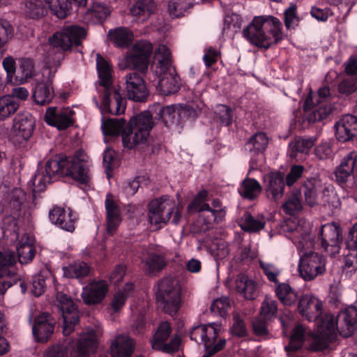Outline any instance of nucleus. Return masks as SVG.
<instances>
[{"instance_id": "f257e3e1", "label": "nucleus", "mask_w": 357, "mask_h": 357, "mask_svg": "<svg viewBox=\"0 0 357 357\" xmlns=\"http://www.w3.org/2000/svg\"><path fill=\"white\" fill-rule=\"evenodd\" d=\"M89 157L82 149L77 150L73 156L56 154L50 158L45 167H38L28 183L33 197L43 192L47 184L56 181L60 176H69L80 188L86 191L89 182Z\"/></svg>"}, {"instance_id": "f03ea898", "label": "nucleus", "mask_w": 357, "mask_h": 357, "mask_svg": "<svg viewBox=\"0 0 357 357\" xmlns=\"http://www.w3.org/2000/svg\"><path fill=\"white\" fill-rule=\"evenodd\" d=\"M96 69L98 80L96 89L99 94L98 100L93 98V102L102 113L114 115L123 114L126 109V100L113 85V69L110 61L100 54H96Z\"/></svg>"}, {"instance_id": "7ed1b4c3", "label": "nucleus", "mask_w": 357, "mask_h": 357, "mask_svg": "<svg viewBox=\"0 0 357 357\" xmlns=\"http://www.w3.org/2000/svg\"><path fill=\"white\" fill-rule=\"evenodd\" d=\"M86 36V31L79 25L64 26L61 31L54 33L48 39L45 49L46 63L59 67L64 59L66 53L70 52L73 46H79Z\"/></svg>"}, {"instance_id": "20e7f679", "label": "nucleus", "mask_w": 357, "mask_h": 357, "mask_svg": "<svg viewBox=\"0 0 357 357\" xmlns=\"http://www.w3.org/2000/svg\"><path fill=\"white\" fill-rule=\"evenodd\" d=\"M243 35L252 45L267 50L282 40V23L271 15L255 17Z\"/></svg>"}, {"instance_id": "39448f33", "label": "nucleus", "mask_w": 357, "mask_h": 357, "mask_svg": "<svg viewBox=\"0 0 357 357\" xmlns=\"http://www.w3.org/2000/svg\"><path fill=\"white\" fill-rule=\"evenodd\" d=\"M154 126L151 111H144L130 120L129 126L122 133L123 146L129 149L144 143Z\"/></svg>"}, {"instance_id": "423d86ee", "label": "nucleus", "mask_w": 357, "mask_h": 357, "mask_svg": "<svg viewBox=\"0 0 357 357\" xmlns=\"http://www.w3.org/2000/svg\"><path fill=\"white\" fill-rule=\"evenodd\" d=\"M157 303L162 311L170 316L177 314L181 307V288L178 280L165 278L158 284Z\"/></svg>"}, {"instance_id": "0eeeda50", "label": "nucleus", "mask_w": 357, "mask_h": 357, "mask_svg": "<svg viewBox=\"0 0 357 357\" xmlns=\"http://www.w3.org/2000/svg\"><path fill=\"white\" fill-rule=\"evenodd\" d=\"M219 332L220 327L215 323L199 325L192 328L190 339L204 346L205 353L202 357H211L225 348L226 340L218 338Z\"/></svg>"}, {"instance_id": "6e6552de", "label": "nucleus", "mask_w": 357, "mask_h": 357, "mask_svg": "<svg viewBox=\"0 0 357 357\" xmlns=\"http://www.w3.org/2000/svg\"><path fill=\"white\" fill-rule=\"evenodd\" d=\"M173 218L172 222L177 225L181 219V212L172 199L167 196L152 200L149 204V218L152 225L166 224Z\"/></svg>"}, {"instance_id": "1a4fd4ad", "label": "nucleus", "mask_w": 357, "mask_h": 357, "mask_svg": "<svg viewBox=\"0 0 357 357\" xmlns=\"http://www.w3.org/2000/svg\"><path fill=\"white\" fill-rule=\"evenodd\" d=\"M89 357V328L79 335L76 340H71L66 344H55L51 347L45 357Z\"/></svg>"}, {"instance_id": "9d476101", "label": "nucleus", "mask_w": 357, "mask_h": 357, "mask_svg": "<svg viewBox=\"0 0 357 357\" xmlns=\"http://www.w3.org/2000/svg\"><path fill=\"white\" fill-rule=\"evenodd\" d=\"M56 302L63 319V334L68 336L79 324V312L71 297L61 291L56 293Z\"/></svg>"}, {"instance_id": "9b49d317", "label": "nucleus", "mask_w": 357, "mask_h": 357, "mask_svg": "<svg viewBox=\"0 0 357 357\" xmlns=\"http://www.w3.org/2000/svg\"><path fill=\"white\" fill-rule=\"evenodd\" d=\"M35 128V120L28 112L18 113L13 122L11 141L18 149H26Z\"/></svg>"}, {"instance_id": "f8f14e48", "label": "nucleus", "mask_w": 357, "mask_h": 357, "mask_svg": "<svg viewBox=\"0 0 357 357\" xmlns=\"http://www.w3.org/2000/svg\"><path fill=\"white\" fill-rule=\"evenodd\" d=\"M326 259L317 252L304 254L300 258L298 271L305 281L314 280L326 271Z\"/></svg>"}, {"instance_id": "ddd939ff", "label": "nucleus", "mask_w": 357, "mask_h": 357, "mask_svg": "<svg viewBox=\"0 0 357 357\" xmlns=\"http://www.w3.org/2000/svg\"><path fill=\"white\" fill-rule=\"evenodd\" d=\"M321 247L331 256L340 252L342 243V229L338 224L328 223L323 225L319 231Z\"/></svg>"}, {"instance_id": "4468645a", "label": "nucleus", "mask_w": 357, "mask_h": 357, "mask_svg": "<svg viewBox=\"0 0 357 357\" xmlns=\"http://www.w3.org/2000/svg\"><path fill=\"white\" fill-rule=\"evenodd\" d=\"M171 333L172 327L168 321L160 323L151 341L152 348L169 354L177 351L180 344V339L178 337H174L169 343H165Z\"/></svg>"}, {"instance_id": "2eb2a0df", "label": "nucleus", "mask_w": 357, "mask_h": 357, "mask_svg": "<svg viewBox=\"0 0 357 357\" xmlns=\"http://www.w3.org/2000/svg\"><path fill=\"white\" fill-rule=\"evenodd\" d=\"M125 90L128 99L135 102L146 100L149 91L144 78L137 72L127 73L124 77Z\"/></svg>"}, {"instance_id": "dca6fc26", "label": "nucleus", "mask_w": 357, "mask_h": 357, "mask_svg": "<svg viewBox=\"0 0 357 357\" xmlns=\"http://www.w3.org/2000/svg\"><path fill=\"white\" fill-rule=\"evenodd\" d=\"M153 51L151 43L146 40L137 42L132 47L128 62L142 73H145L149 67V57Z\"/></svg>"}, {"instance_id": "f3484780", "label": "nucleus", "mask_w": 357, "mask_h": 357, "mask_svg": "<svg viewBox=\"0 0 357 357\" xmlns=\"http://www.w3.org/2000/svg\"><path fill=\"white\" fill-rule=\"evenodd\" d=\"M297 310L307 321H317L323 313V303L319 298L313 295L303 294L299 298Z\"/></svg>"}, {"instance_id": "a211bd4d", "label": "nucleus", "mask_w": 357, "mask_h": 357, "mask_svg": "<svg viewBox=\"0 0 357 357\" xmlns=\"http://www.w3.org/2000/svg\"><path fill=\"white\" fill-rule=\"evenodd\" d=\"M56 325V320L48 312H42L34 319L32 328L33 335L38 342H47L52 336Z\"/></svg>"}, {"instance_id": "6ab92c4d", "label": "nucleus", "mask_w": 357, "mask_h": 357, "mask_svg": "<svg viewBox=\"0 0 357 357\" xmlns=\"http://www.w3.org/2000/svg\"><path fill=\"white\" fill-rule=\"evenodd\" d=\"M26 199L27 195L25 192L21 188H15L4 195L0 204L3 212L14 218L15 216L19 215V212Z\"/></svg>"}, {"instance_id": "aec40b11", "label": "nucleus", "mask_w": 357, "mask_h": 357, "mask_svg": "<svg viewBox=\"0 0 357 357\" xmlns=\"http://www.w3.org/2000/svg\"><path fill=\"white\" fill-rule=\"evenodd\" d=\"M73 114L74 112L69 108L58 110L56 107H48L45 115V121L48 125L63 130L73 125L71 116Z\"/></svg>"}, {"instance_id": "412c9836", "label": "nucleus", "mask_w": 357, "mask_h": 357, "mask_svg": "<svg viewBox=\"0 0 357 357\" xmlns=\"http://www.w3.org/2000/svg\"><path fill=\"white\" fill-rule=\"evenodd\" d=\"M335 136L338 141L346 142L357 137V117L345 115L335 125Z\"/></svg>"}, {"instance_id": "4be33fe9", "label": "nucleus", "mask_w": 357, "mask_h": 357, "mask_svg": "<svg viewBox=\"0 0 357 357\" xmlns=\"http://www.w3.org/2000/svg\"><path fill=\"white\" fill-rule=\"evenodd\" d=\"M264 188L267 197L275 202L280 199L284 192V176L281 172H271L264 176Z\"/></svg>"}, {"instance_id": "5701e85b", "label": "nucleus", "mask_w": 357, "mask_h": 357, "mask_svg": "<svg viewBox=\"0 0 357 357\" xmlns=\"http://www.w3.org/2000/svg\"><path fill=\"white\" fill-rule=\"evenodd\" d=\"M156 78L152 82L158 91L165 96L176 93L180 89L179 78L176 70H168L160 75H155Z\"/></svg>"}, {"instance_id": "b1692460", "label": "nucleus", "mask_w": 357, "mask_h": 357, "mask_svg": "<svg viewBox=\"0 0 357 357\" xmlns=\"http://www.w3.org/2000/svg\"><path fill=\"white\" fill-rule=\"evenodd\" d=\"M357 324V307L349 306L339 312L337 316V325L340 327V333L345 337L351 336L356 329Z\"/></svg>"}, {"instance_id": "393cba45", "label": "nucleus", "mask_w": 357, "mask_h": 357, "mask_svg": "<svg viewBox=\"0 0 357 357\" xmlns=\"http://www.w3.org/2000/svg\"><path fill=\"white\" fill-rule=\"evenodd\" d=\"M175 70L172 66V54L167 47L159 45L155 50L151 70L154 75H160L168 70Z\"/></svg>"}, {"instance_id": "a878e982", "label": "nucleus", "mask_w": 357, "mask_h": 357, "mask_svg": "<svg viewBox=\"0 0 357 357\" xmlns=\"http://www.w3.org/2000/svg\"><path fill=\"white\" fill-rule=\"evenodd\" d=\"M87 0H45L51 13L59 19H64L71 13L73 3L80 7L85 6Z\"/></svg>"}, {"instance_id": "bb28decb", "label": "nucleus", "mask_w": 357, "mask_h": 357, "mask_svg": "<svg viewBox=\"0 0 357 357\" xmlns=\"http://www.w3.org/2000/svg\"><path fill=\"white\" fill-rule=\"evenodd\" d=\"M107 213V232L112 235L121 222V211L112 195L108 194L105 200Z\"/></svg>"}, {"instance_id": "cd10ccee", "label": "nucleus", "mask_w": 357, "mask_h": 357, "mask_svg": "<svg viewBox=\"0 0 357 357\" xmlns=\"http://www.w3.org/2000/svg\"><path fill=\"white\" fill-rule=\"evenodd\" d=\"M134 349L133 340L128 335H120L112 342L111 355L112 357H130Z\"/></svg>"}, {"instance_id": "c85d7f7f", "label": "nucleus", "mask_w": 357, "mask_h": 357, "mask_svg": "<svg viewBox=\"0 0 357 357\" xmlns=\"http://www.w3.org/2000/svg\"><path fill=\"white\" fill-rule=\"evenodd\" d=\"M49 218L52 224L63 230L73 231L75 229L71 212L66 213V210L62 207H54L49 213Z\"/></svg>"}, {"instance_id": "c756f323", "label": "nucleus", "mask_w": 357, "mask_h": 357, "mask_svg": "<svg viewBox=\"0 0 357 357\" xmlns=\"http://www.w3.org/2000/svg\"><path fill=\"white\" fill-rule=\"evenodd\" d=\"M317 105L310 107L313 104L312 98L309 96L305 101L304 109H312L307 115L309 122H315L325 119L332 112V108L327 104H321V100H316Z\"/></svg>"}, {"instance_id": "7c9ffc66", "label": "nucleus", "mask_w": 357, "mask_h": 357, "mask_svg": "<svg viewBox=\"0 0 357 357\" xmlns=\"http://www.w3.org/2000/svg\"><path fill=\"white\" fill-rule=\"evenodd\" d=\"M54 97V91L50 80L37 82L32 89V98L36 104L45 105L49 104Z\"/></svg>"}, {"instance_id": "2f4dec72", "label": "nucleus", "mask_w": 357, "mask_h": 357, "mask_svg": "<svg viewBox=\"0 0 357 357\" xmlns=\"http://www.w3.org/2000/svg\"><path fill=\"white\" fill-rule=\"evenodd\" d=\"M63 276L77 279L80 283L89 281V266L85 262H75L62 268Z\"/></svg>"}, {"instance_id": "473e14b6", "label": "nucleus", "mask_w": 357, "mask_h": 357, "mask_svg": "<svg viewBox=\"0 0 357 357\" xmlns=\"http://www.w3.org/2000/svg\"><path fill=\"white\" fill-rule=\"evenodd\" d=\"M236 289L245 298L254 300L258 294L256 283L248 275L241 273L236 277Z\"/></svg>"}, {"instance_id": "72a5a7b5", "label": "nucleus", "mask_w": 357, "mask_h": 357, "mask_svg": "<svg viewBox=\"0 0 357 357\" xmlns=\"http://www.w3.org/2000/svg\"><path fill=\"white\" fill-rule=\"evenodd\" d=\"M268 143V139L266 133L257 132L249 138L245 144V149L252 155H257L266 150Z\"/></svg>"}, {"instance_id": "f704fd0d", "label": "nucleus", "mask_w": 357, "mask_h": 357, "mask_svg": "<svg viewBox=\"0 0 357 357\" xmlns=\"http://www.w3.org/2000/svg\"><path fill=\"white\" fill-rule=\"evenodd\" d=\"M310 334L307 328L303 325H296L292 330L289 344L285 347V350L287 351L288 355H290V352L301 349L306 335H310Z\"/></svg>"}, {"instance_id": "c9c22d12", "label": "nucleus", "mask_w": 357, "mask_h": 357, "mask_svg": "<svg viewBox=\"0 0 357 357\" xmlns=\"http://www.w3.org/2000/svg\"><path fill=\"white\" fill-rule=\"evenodd\" d=\"M52 277V272L49 269L41 271L38 274L32 278L31 283V291L32 294L38 297L45 293L47 286V281H54Z\"/></svg>"}, {"instance_id": "e433bc0d", "label": "nucleus", "mask_w": 357, "mask_h": 357, "mask_svg": "<svg viewBox=\"0 0 357 357\" xmlns=\"http://www.w3.org/2000/svg\"><path fill=\"white\" fill-rule=\"evenodd\" d=\"M20 282L19 287L22 294L26 293L27 285L25 282L21 280L20 276L15 271H8L7 273L0 275V295L4 294L6 291L10 287Z\"/></svg>"}, {"instance_id": "4c0bfd02", "label": "nucleus", "mask_w": 357, "mask_h": 357, "mask_svg": "<svg viewBox=\"0 0 357 357\" xmlns=\"http://www.w3.org/2000/svg\"><path fill=\"white\" fill-rule=\"evenodd\" d=\"M134 291V284L127 282L123 288L119 289L113 296L110 305L114 312H117L124 306L126 300Z\"/></svg>"}, {"instance_id": "58836bf2", "label": "nucleus", "mask_w": 357, "mask_h": 357, "mask_svg": "<svg viewBox=\"0 0 357 357\" xmlns=\"http://www.w3.org/2000/svg\"><path fill=\"white\" fill-rule=\"evenodd\" d=\"M265 225L263 216L255 218L248 212H245L239 221L241 229L249 232H257L264 229Z\"/></svg>"}, {"instance_id": "ea45409f", "label": "nucleus", "mask_w": 357, "mask_h": 357, "mask_svg": "<svg viewBox=\"0 0 357 357\" xmlns=\"http://www.w3.org/2000/svg\"><path fill=\"white\" fill-rule=\"evenodd\" d=\"M275 293L279 300L285 305L295 304L300 298L298 292L286 283L279 284L275 289Z\"/></svg>"}, {"instance_id": "a19ab883", "label": "nucleus", "mask_w": 357, "mask_h": 357, "mask_svg": "<svg viewBox=\"0 0 357 357\" xmlns=\"http://www.w3.org/2000/svg\"><path fill=\"white\" fill-rule=\"evenodd\" d=\"M302 195L299 190H293L282 207L284 212L289 215H295L303 210Z\"/></svg>"}, {"instance_id": "79ce46f5", "label": "nucleus", "mask_w": 357, "mask_h": 357, "mask_svg": "<svg viewBox=\"0 0 357 357\" xmlns=\"http://www.w3.org/2000/svg\"><path fill=\"white\" fill-rule=\"evenodd\" d=\"M305 203L310 206L317 204V192L321 188V181L316 178L307 179L303 184Z\"/></svg>"}, {"instance_id": "37998d69", "label": "nucleus", "mask_w": 357, "mask_h": 357, "mask_svg": "<svg viewBox=\"0 0 357 357\" xmlns=\"http://www.w3.org/2000/svg\"><path fill=\"white\" fill-rule=\"evenodd\" d=\"M240 195L250 200L256 198L261 191L260 183L254 178H245L238 190Z\"/></svg>"}, {"instance_id": "c03bdc74", "label": "nucleus", "mask_w": 357, "mask_h": 357, "mask_svg": "<svg viewBox=\"0 0 357 357\" xmlns=\"http://www.w3.org/2000/svg\"><path fill=\"white\" fill-rule=\"evenodd\" d=\"M126 126V121L123 118L108 119L102 121V129L104 135H118L121 132L123 133Z\"/></svg>"}, {"instance_id": "a18cd8bd", "label": "nucleus", "mask_w": 357, "mask_h": 357, "mask_svg": "<svg viewBox=\"0 0 357 357\" xmlns=\"http://www.w3.org/2000/svg\"><path fill=\"white\" fill-rule=\"evenodd\" d=\"M20 106V102L11 96L0 98V121H3L15 114Z\"/></svg>"}, {"instance_id": "49530a36", "label": "nucleus", "mask_w": 357, "mask_h": 357, "mask_svg": "<svg viewBox=\"0 0 357 357\" xmlns=\"http://www.w3.org/2000/svg\"><path fill=\"white\" fill-rule=\"evenodd\" d=\"M108 284L105 280L91 282V305L101 303L108 292Z\"/></svg>"}, {"instance_id": "de8ad7c7", "label": "nucleus", "mask_w": 357, "mask_h": 357, "mask_svg": "<svg viewBox=\"0 0 357 357\" xmlns=\"http://www.w3.org/2000/svg\"><path fill=\"white\" fill-rule=\"evenodd\" d=\"M108 35L117 46L128 47L132 38V34L127 28L119 27L115 30H109Z\"/></svg>"}, {"instance_id": "09e8293b", "label": "nucleus", "mask_w": 357, "mask_h": 357, "mask_svg": "<svg viewBox=\"0 0 357 357\" xmlns=\"http://www.w3.org/2000/svg\"><path fill=\"white\" fill-rule=\"evenodd\" d=\"M25 8L26 17L31 19H39L47 13V9L42 0H27Z\"/></svg>"}, {"instance_id": "8fccbe9b", "label": "nucleus", "mask_w": 357, "mask_h": 357, "mask_svg": "<svg viewBox=\"0 0 357 357\" xmlns=\"http://www.w3.org/2000/svg\"><path fill=\"white\" fill-rule=\"evenodd\" d=\"M155 9V3L153 0H137L130 9L133 16L149 17Z\"/></svg>"}, {"instance_id": "3c124183", "label": "nucleus", "mask_w": 357, "mask_h": 357, "mask_svg": "<svg viewBox=\"0 0 357 357\" xmlns=\"http://www.w3.org/2000/svg\"><path fill=\"white\" fill-rule=\"evenodd\" d=\"M310 343L309 349L314 351H319L326 349L330 342L333 340L326 335L323 332L317 331L314 333L310 334Z\"/></svg>"}, {"instance_id": "603ef678", "label": "nucleus", "mask_w": 357, "mask_h": 357, "mask_svg": "<svg viewBox=\"0 0 357 357\" xmlns=\"http://www.w3.org/2000/svg\"><path fill=\"white\" fill-rule=\"evenodd\" d=\"M144 270L149 274L160 271L166 266L164 258L155 253L149 254L144 261Z\"/></svg>"}, {"instance_id": "864d4df0", "label": "nucleus", "mask_w": 357, "mask_h": 357, "mask_svg": "<svg viewBox=\"0 0 357 357\" xmlns=\"http://www.w3.org/2000/svg\"><path fill=\"white\" fill-rule=\"evenodd\" d=\"M192 6L193 0H171L168 3V11L171 15L178 17Z\"/></svg>"}, {"instance_id": "5fc2aeb1", "label": "nucleus", "mask_w": 357, "mask_h": 357, "mask_svg": "<svg viewBox=\"0 0 357 357\" xmlns=\"http://www.w3.org/2000/svg\"><path fill=\"white\" fill-rule=\"evenodd\" d=\"M109 13V8L105 4L93 2L91 6V21L93 24H102Z\"/></svg>"}, {"instance_id": "6e6d98bb", "label": "nucleus", "mask_w": 357, "mask_h": 357, "mask_svg": "<svg viewBox=\"0 0 357 357\" xmlns=\"http://www.w3.org/2000/svg\"><path fill=\"white\" fill-rule=\"evenodd\" d=\"M13 27L10 23L4 19H0V59L5 52L4 45L13 36Z\"/></svg>"}, {"instance_id": "4d7b16f0", "label": "nucleus", "mask_w": 357, "mask_h": 357, "mask_svg": "<svg viewBox=\"0 0 357 357\" xmlns=\"http://www.w3.org/2000/svg\"><path fill=\"white\" fill-rule=\"evenodd\" d=\"M317 330L323 332L326 335L334 340L336 335V330L340 331V327L337 325V320L335 322L333 316L327 315L324 319H321V324Z\"/></svg>"}, {"instance_id": "13d9d810", "label": "nucleus", "mask_w": 357, "mask_h": 357, "mask_svg": "<svg viewBox=\"0 0 357 357\" xmlns=\"http://www.w3.org/2000/svg\"><path fill=\"white\" fill-rule=\"evenodd\" d=\"M16 263L14 252L0 251V275L6 274L8 271H15L13 267Z\"/></svg>"}, {"instance_id": "bf43d9fd", "label": "nucleus", "mask_w": 357, "mask_h": 357, "mask_svg": "<svg viewBox=\"0 0 357 357\" xmlns=\"http://www.w3.org/2000/svg\"><path fill=\"white\" fill-rule=\"evenodd\" d=\"M91 352L93 349H97L100 344L103 335V329L99 321L93 319H91Z\"/></svg>"}, {"instance_id": "052dcab7", "label": "nucleus", "mask_w": 357, "mask_h": 357, "mask_svg": "<svg viewBox=\"0 0 357 357\" xmlns=\"http://www.w3.org/2000/svg\"><path fill=\"white\" fill-rule=\"evenodd\" d=\"M317 137L296 139L292 146L293 152L307 153L310 149L314 145Z\"/></svg>"}, {"instance_id": "680f3d73", "label": "nucleus", "mask_w": 357, "mask_h": 357, "mask_svg": "<svg viewBox=\"0 0 357 357\" xmlns=\"http://www.w3.org/2000/svg\"><path fill=\"white\" fill-rule=\"evenodd\" d=\"M277 304L276 301L266 297L262 302L261 306L260 316L270 320L276 316Z\"/></svg>"}, {"instance_id": "e2e57ef3", "label": "nucleus", "mask_w": 357, "mask_h": 357, "mask_svg": "<svg viewBox=\"0 0 357 357\" xmlns=\"http://www.w3.org/2000/svg\"><path fill=\"white\" fill-rule=\"evenodd\" d=\"M154 107L158 112L157 116L162 118L165 123L167 124L169 122H174L176 119V109L174 105L162 107L158 104L154 105Z\"/></svg>"}, {"instance_id": "0e129e2a", "label": "nucleus", "mask_w": 357, "mask_h": 357, "mask_svg": "<svg viewBox=\"0 0 357 357\" xmlns=\"http://www.w3.org/2000/svg\"><path fill=\"white\" fill-rule=\"evenodd\" d=\"M233 324L231 328L232 335L237 337H245L247 335V329L243 319L238 313L233 314Z\"/></svg>"}, {"instance_id": "69168bd1", "label": "nucleus", "mask_w": 357, "mask_h": 357, "mask_svg": "<svg viewBox=\"0 0 357 357\" xmlns=\"http://www.w3.org/2000/svg\"><path fill=\"white\" fill-rule=\"evenodd\" d=\"M322 202L324 206H328L330 208H337L340 206V202L337 194L328 188L323 190Z\"/></svg>"}, {"instance_id": "338daca9", "label": "nucleus", "mask_w": 357, "mask_h": 357, "mask_svg": "<svg viewBox=\"0 0 357 357\" xmlns=\"http://www.w3.org/2000/svg\"><path fill=\"white\" fill-rule=\"evenodd\" d=\"M268 319L261 316L256 317L252 320V331L257 336H266L268 333L267 328Z\"/></svg>"}, {"instance_id": "774afa93", "label": "nucleus", "mask_w": 357, "mask_h": 357, "mask_svg": "<svg viewBox=\"0 0 357 357\" xmlns=\"http://www.w3.org/2000/svg\"><path fill=\"white\" fill-rule=\"evenodd\" d=\"M230 307L229 300L227 297L215 299L211 305L212 312L223 317L227 310Z\"/></svg>"}]
</instances>
